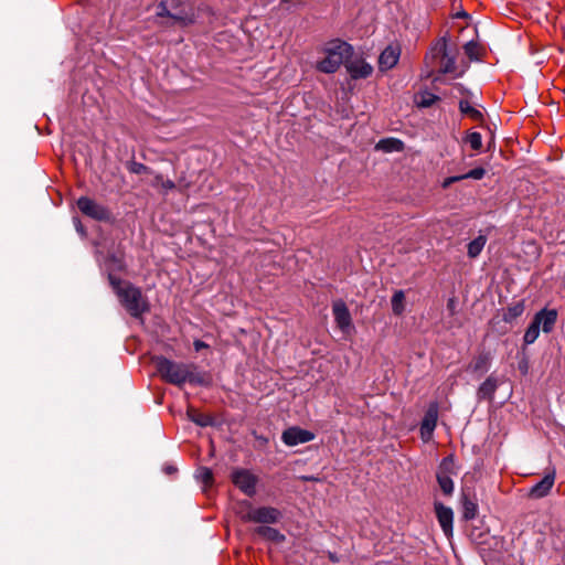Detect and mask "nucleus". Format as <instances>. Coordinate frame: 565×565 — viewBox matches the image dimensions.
<instances>
[{
  "label": "nucleus",
  "mask_w": 565,
  "mask_h": 565,
  "mask_svg": "<svg viewBox=\"0 0 565 565\" xmlns=\"http://www.w3.org/2000/svg\"><path fill=\"white\" fill-rule=\"evenodd\" d=\"M498 388V379L493 375H490L486 379L483 383L479 386L477 391L478 399L492 402L494 397V393Z\"/></svg>",
  "instance_id": "18"
},
{
  "label": "nucleus",
  "mask_w": 565,
  "mask_h": 565,
  "mask_svg": "<svg viewBox=\"0 0 565 565\" xmlns=\"http://www.w3.org/2000/svg\"><path fill=\"white\" fill-rule=\"evenodd\" d=\"M164 182V179H163V175L162 174H159L157 173L153 178V181H152V186L154 188H160L161 184Z\"/></svg>",
  "instance_id": "39"
},
{
  "label": "nucleus",
  "mask_w": 565,
  "mask_h": 565,
  "mask_svg": "<svg viewBox=\"0 0 565 565\" xmlns=\"http://www.w3.org/2000/svg\"><path fill=\"white\" fill-rule=\"evenodd\" d=\"M401 56V47L396 44L386 46L379 56V68L381 71H388L393 68Z\"/></svg>",
  "instance_id": "14"
},
{
  "label": "nucleus",
  "mask_w": 565,
  "mask_h": 565,
  "mask_svg": "<svg viewBox=\"0 0 565 565\" xmlns=\"http://www.w3.org/2000/svg\"><path fill=\"white\" fill-rule=\"evenodd\" d=\"M486 174V170L481 167L475 168L470 170L469 172L461 174L463 179H473V180H481Z\"/></svg>",
  "instance_id": "35"
},
{
  "label": "nucleus",
  "mask_w": 565,
  "mask_h": 565,
  "mask_svg": "<svg viewBox=\"0 0 565 565\" xmlns=\"http://www.w3.org/2000/svg\"><path fill=\"white\" fill-rule=\"evenodd\" d=\"M77 207L84 215L93 220L99 222H110L113 220L110 211L90 198H79L77 200Z\"/></svg>",
  "instance_id": "5"
},
{
  "label": "nucleus",
  "mask_w": 565,
  "mask_h": 565,
  "mask_svg": "<svg viewBox=\"0 0 565 565\" xmlns=\"http://www.w3.org/2000/svg\"><path fill=\"white\" fill-rule=\"evenodd\" d=\"M324 57L317 63V70L321 73L332 74L353 55V46L342 40L330 41L324 50Z\"/></svg>",
  "instance_id": "3"
},
{
  "label": "nucleus",
  "mask_w": 565,
  "mask_h": 565,
  "mask_svg": "<svg viewBox=\"0 0 565 565\" xmlns=\"http://www.w3.org/2000/svg\"><path fill=\"white\" fill-rule=\"evenodd\" d=\"M157 17L159 18H170L173 20L174 23L181 25V26H188L195 22V14L193 10H179L175 12H171L168 9V4L166 1H160L157 6Z\"/></svg>",
  "instance_id": "8"
},
{
  "label": "nucleus",
  "mask_w": 565,
  "mask_h": 565,
  "mask_svg": "<svg viewBox=\"0 0 565 565\" xmlns=\"http://www.w3.org/2000/svg\"><path fill=\"white\" fill-rule=\"evenodd\" d=\"M455 307H456V301H455V299H454V298H450V299L448 300V302H447V308H448L451 312H454Z\"/></svg>",
  "instance_id": "43"
},
{
  "label": "nucleus",
  "mask_w": 565,
  "mask_h": 565,
  "mask_svg": "<svg viewBox=\"0 0 565 565\" xmlns=\"http://www.w3.org/2000/svg\"><path fill=\"white\" fill-rule=\"evenodd\" d=\"M315 434L302 429L300 427L294 426L286 429L281 435V440L287 446H296L299 444H305L313 440Z\"/></svg>",
  "instance_id": "11"
},
{
  "label": "nucleus",
  "mask_w": 565,
  "mask_h": 565,
  "mask_svg": "<svg viewBox=\"0 0 565 565\" xmlns=\"http://www.w3.org/2000/svg\"><path fill=\"white\" fill-rule=\"evenodd\" d=\"M524 309L525 306L523 300L512 303L505 309L503 313V320L509 323L512 322L524 312Z\"/></svg>",
  "instance_id": "22"
},
{
  "label": "nucleus",
  "mask_w": 565,
  "mask_h": 565,
  "mask_svg": "<svg viewBox=\"0 0 565 565\" xmlns=\"http://www.w3.org/2000/svg\"><path fill=\"white\" fill-rule=\"evenodd\" d=\"M129 171L135 174H141V173H151V170L149 167H147L143 163L132 161L129 167Z\"/></svg>",
  "instance_id": "34"
},
{
  "label": "nucleus",
  "mask_w": 565,
  "mask_h": 565,
  "mask_svg": "<svg viewBox=\"0 0 565 565\" xmlns=\"http://www.w3.org/2000/svg\"><path fill=\"white\" fill-rule=\"evenodd\" d=\"M459 110L463 114L472 118L473 120L482 119V114L480 110L472 107L468 100L461 99L459 102Z\"/></svg>",
  "instance_id": "28"
},
{
  "label": "nucleus",
  "mask_w": 565,
  "mask_h": 565,
  "mask_svg": "<svg viewBox=\"0 0 565 565\" xmlns=\"http://www.w3.org/2000/svg\"><path fill=\"white\" fill-rule=\"evenodd\" d=\"M539 334H540V326L533 319L532 322L530 323V326L527 327V329L525 330V333L523 337L524 343L525 344L534 343L535 340L537 339Z\"/></svg>",
  "instance_id": "29"
},
{
  "label": "nucleus",
  "mask_w": 565,
  "mask_h": 565,
  "mask_svg": "<svg viewBox=\"0 0 565 565\" xmlns=\"http://www.w3.org/2000/svg\"><path fill=\"white\" fill-rule=\"evenodd\" d=\"M405 295L402 290L395 291L392 297V310L394 315L401 316L405 310Z\"/></svg>",
  "instance_id": "27"
},
{
  "label": "nucleus",
  "mask_w": 565,
  "mask_h": 565,
  "mask_svg": "<svg viewBox=\"0 0 565 565\" xmlns=\"http://www.w3.org/2000/svg\"><path fill=\"white\" fill-rule=\"evenodd\" d=\"M487 243V237L484 235H479L478 237H476L473 241H471L469 244H468V256L470 258H476L480 255V253L482 252L484 245Z\"/></svg>",
  "instance_id": "24"
},
{
  "label": "nucleus",
  "mask_w": 565,
  "mask_h": 565,
  "mask_svg": "<svg viewBox=\"0 0 565 565\" xmlns=\"http://www.w3.org/2000/svg\"><path fill=\"white\" fill-rule=\"evenodd\" d=\"M152 362L161 379L170 384L182 386L184 383L205 385L204 374L198 371L194 363H183L169 360L162 355L153 356Z\"/></svg>",
  "instance_id": "1"
},
{
  "label": "nucleus",
  "mask_w": 565,
  "mask_h": 565,
  "mask_svg": "<svg viewBox=\"0 0 565 565\" xmlns=\"http://www.w3.org/2000/svg\"><path fill=\"white\" fill-rule=\"evenodd\" d=\"M463 50H465L466 55L470 60L478 58L479 46H478V43H476L475 41H469L468 43H466L463 46Z\"/></svg>",
  "instance_id": "33"
},
{
  "label": "nucleus",
  "mask_w": 565,
  "mask_h": 565,
  "mask_svg": "<svg viewBox=\"0 0 565 565\" xmlns=\"http://www.w3.org/2000/svg\"><path fill=\"white\" fill-rule=\"evenodd\" d=\"M109 282L114 288L116 295L118 296V291H121L124 289L125 282H122L119 278L113 275H109Z\"/></svg>",
  "instance_id": "36"
},
{
  "label": "nucleus",
  "mask_w": 565,
  "mask_h": 565,
  "mask_svg": "<svg viewBox=\"0 0 565 565\" xmlns=\"http://www.w3.org/2000/svg\"><path fill=\"white\" fill-rule=\"evenodd\" d=\"M281 518V512L273 507H262L256 509H249L245 514L242 515V520L245 522L255 523H277Z\"/></svg>",
  "instance_id": "6"
},
{
  "label": "nucleus",
  "mask_w": 565,
  "mask_h": 565,
  "mask_svg": "<svg viewBox=\"0 0 565 565\" xmlns=\"http://www.w3.org/2000/svg\"><path fill=\"white\" fill-rule=\"evenodd\" d=\"M463 180V177L461 175H454V177H449V178H446L443 182V188L444 189H447L449 188L452 183L455 182H458V181H461Z\"/></svg>",
  "instance_id": "37"
},
{
  "label": "nucleus",
  "mask_w": 565,
  "mask_h": 565,
  "mask_svg": "<svg viewBox=\"0 0 565 565\" xmlns=\"http://www.w3.org/2000/svg\"><path fill=\"white\" fill-rule=\"evenodd\" d=\"M437 100H439V97L433 93L429 92H422L418 93L415 96V103L420 108H427L434 105Z\"/></svg>",
  "instance_id": "25"
},
{
  "label": "nucleus",
  "mask_w": 565,
  "mask_h": 565,
  "mask_svg": "<svg viewBox=\"0 0 565 565\" xmlns=\"http://www.w3.org/2000/svg\"><path fill=\"white\" fill-rule=\"evenodd\" d=\"M376 149L385 152L402 151L404 149V142L396 138H386L377 142Z\"/></svg>",
  "instance_id": "21"
},
{
  "label": "nucleus",
  "mask_w": 565,
  "mask_h": 565,
  "mask_svg": "<svg viewBox=\"0 0 565 565\" xmlns=\"http://www.w3.org/2000/svg\"><path fill=\"white\" fill-rule=\"evenodd\" d=\"M255 533L266 541L280 544L286 540V536L277 529L270 526H258Z\"/></svg>",
  "instance_id": "20"
},
{
  "label": "nucleus",
  "mask_w": 565,
  "mask_h": 565,
  "mask_svg": "<svg viewBox=\"0 0 565 565\" xmlns=\"http://www.w3.org/2000/svg\"><path fill=\"white\" fill-rule=\"evenodd\" d=\"M456 58L457 53L448 50L447 39L445 36L438 39L425 56V64L430 68L427 76H431L436 67L441 74L454 73L457 68Z\"/></svg>",
  "instance_id": "2"
},
{
  "label": "nucleus",
  "mask_w": 565,
  "mask_h": 565,
  "mask_svg": "<svg viewBox=\"0 0 565 565\" xmlns=\"http://www.w3.org/2000/svg\"><path fill=\"white\" fill-rule=\"evenodd\" d=\"M345 68L352 79L367 78L373 73L372 65L363 58H349L345 63Z\"/></svg>",
  "instance_id": "12"
},
{
  "label": "nucleus",
  "mask_w": 565,
  "mask_h": 565,
  "mask_svg": "<svg viewBox=\"0 0 565 565\" xmlns=\"http://www.w3.org/2000/svg\"><path fill=\"white\" fill-rule=\"evenodd\" d=\"M118 297L121 305L132 317H140L149 309L141 289L129 282H125L124 289L118 291Z\"/></svg>",
  "instance_id": "4"
},
{
  "label": "nucleus",
  "mask_w": 565,
  "mask_h": 565,
  "mask_svg": "<svg viewBox=\"0 0 565 565\" xmlns=\"http://www.w3.org/2000/svg\"><path fill=\"white\" fill-rule=\"evenodd\" d=\"M437 482L445 495H451L454 492V482L451 477L444 475H436Z\"/></svg>",
  "instance_id": "30"
},
{
  "label": "nucleus",
  "mask_w": 565,
  "mask_h": 565,
  "mask_svg": "<svg viewBox=\"0 0 565 565\" xmlns=\"http://www.w3.org/2000/svg\"><path fill=\"white\" fill-rule=\"evenodd\" d=\"M465 141L467 143H469V146L471 147V149L478 151L481 149L482 147V137L479 132H469L466 138H465Z\"/></svg>",
  "instance_id": "31"
},
{
  "label": "nucleus",
  "mask_w": 565,
  "mask_h": 565,
  "mask_svg": "<svg viewBox=\"0 0 565 565\" xmlns=\"http://www.w3.org/2000/svg\"><path fill=\"white\" fill-rule=\"evenodd\" d=\"M186 0H171V8L173 10H177L178 8H180Z\"/></svg>",
  "instance_id": "42"
},
{
  "label": "nucleus",
  "mask_w": 565,
  "mask_h": 565,
  "mask_svg": "<svg viewBox=\"0 0 565 565\" xmlns=\"http://www.w3.org/2000/svg\"><path fill=\"white\" fill-rule=\"evenodd\" d=\"M555 482V471L546 473L545 477L535 483L529 492V495L533 499H541L546 497Z\"/></svg>",
  "instance_id": "15"
},
{
  "label": "nucleus",
  "mask_w": 565,
  "mask_h": 565,
  "mask_svg": "<svg viewBox=\"0 0 565 565\" xmlns=\"http://www.w3.org/2000/svg\"><path fill=\"white\" fill-rule=\"evenodd\" d=\"M491 363V355L489 352H481L468 365V370L473 373L488 372Z\"/></svg>",
  "instance_id": "19"
},
{
  "label": "nucleus",
  "mask_w": 565,
  "mask_h": 565,
  "mask_svg": "<svg viewBox=\"0 0 565 565\" xmlns=\"http://www.w3.org/2000/svg\"><path fill=\"white\" fill-rule=\"evenodd\" d=\"M186 414L189 418L199 426L206 427L213 424V419L210 415L202 414L193 407H189Z\"/></svg>",
  "instance_id": "23"
},
{
  "label": "nucleus",
  "mask_w": 565,
  "mask_h": 565,
  "mask_svg": "<svg viewBox=\"0 0 565 565\" xmlns=\"http://www.w3.org/2000/svg\"><path fill=\"white\" fill-rule=\"evenodd\" d=\"M329 558H330L332 562H337V561H338V558H337L333 554H330V555H329Z\"/></svg>",
  "instance_id": "44"
},
{
  "label": "nucleus",
  "mask_w": 565,
  "mask_h": 565,
  "mask_svg": "<svg viewBox=\"0 0 565 565\" xmlns=\"http://www.w3.org/2000/svg\"><path fill=\"white\" fill-rule=\"evenodd\" d=\"M232 482L243 493L248 497H253L256 493V484L258 479L247 469H236L232 473Z\"/></svg>",
  "instance_id": "7"
},
{
  "label": "nucleus",
  "mask_w": 565,
  "mask_h": 565,
  "mask_svg": "<svg viewBox=\"0 0 565 565\" xmlns=\"http://www.w3.org/2000/svg\"><path fill=\"white\" fill-rule=\"evenodd\" d=\"M437 475H444L451 477L452 475H457L455 468V460L452 456H448L444 458L438 467Z\"/></svg>",
  "instance_id": "26"
},
{
  "label": "nucleus",
  "mask_w": 565,
  "mask_h": 565,
  "mask_svg": "<svg viewBox=\"0 0 565 565\" xmlns=\"http://www.w3.org/2000/svg\"><path fill=\"white\" fill-rule=\"evenodd\" d=\"M198 478L204 483L206 487H210L213 482V473L210 468L201 467L198 470Z\"/></svg>",
  "instance_id": "32"
},
{
  "label": "nucleus",
  "mask_w": 565,
  "mask_h": 565,
  "mask_svg": "<svg viewBox=\"0 0 565 565\" xmlns=\"http://www.w3.org/2000/svg\"><path fill=\"white\" fill-rule=\"evenodd\" d=\"M160 188L161 192L167 194L169 191L175 189V183L172 180H164Z\"/></svg>",
  "instance_id": "38"
},
{
  "label": "nucleus",
  "mask_w": 565,
  "mask_h": 565,
  "mask_svg": "<svg viewBox=\"0 0 565 565\" xmlns=\"http://www.w3.org/2000/svg\"><path fill=\"white\" fill-rule=\"evenodd\" d=\"M460 503L462 508V519L465 521L473 520L478 515V503L475 495L462 491Z\"/></svg>",
  "instance_id": "17"
},
{
  "label": "nucleus",
  "mask_w": 565,
  "mask_h": 565,
  "mask_svg": "<svg viewBox=\"0 0 565 565\" xmlns=\"http://www.w3.org/2000/svg\"><path fill=\"white\" fill-rule=\"evenodd\" d=\"M163 470H164V472H166L167 475H170V476H171V475H174V473L178 471L177 467H174V466H172V465H167V466H164Z\"/></svg>",
  "instance_id": "41"
},
{
  "label": "nucleus",
  "mask_w": 565,
  "mask_h": 565,
  "mask_svg": "<svg viewBox=\"0 0 565 565\" xmlns=\"http://www.w3.org/2000/svg\"><path fill=\"white\" fill-rule=\"evenodd\" d=\"M334 321L342 332H348L352 327L351 313L342 300H338L332 306Z\"/></svg>",
  "instance_id": "13"
},
{
  "label": "nucleus",
  "mask_w": 565,
  "mask_h": 565,
  "mask_svg": "<svg viewBox=\"0 0 565 565\" xmlns=\"http://www.w3.org/2000/svg\"><path fill=\"white\" fill-rule=\"evenodd\" d=\"M459 17H467L466 12L459 13Z\"/></svg>",
  "instance_id": "45"
},
{
  "label": "nucleus",
  "mask_w": 565,
  "mask_h": 565,
  "mask_svg": "<svg viewBox=\"0 0 565 565\" xmlns=\"http://www.w3.org/2000/svg\"><path fill=\"white\" fill-rule=\"evenodd\" d=\"M533 319L540 327H542L543 332L548 333L553 330L556 323L557 312L554 309H542L535 313Z\"/></svg>",
  "instance_id": "16"
},
{
  "label": "nucleus",
  "mask_w": 565,
  "mask_h": 565,
  "mask_svg": "<svg viewBox=\"0 0 565 565\" xmlns=\"http://www.w3.org/2000/svg\"><path fill=\"white\" fill-rule=\"evenodd\" d=\"M435 513L444 534L450 539L454 534V512L451 508L440 502H435Z\"/></svg>",
  "instance_id": "9"
},
{
  "label": "nucleus",
  "mask_w": 565,
  "mask_h": 565,
  "mask_svg": "<svg viewBox=\"0 0 565 565\" xmlns=\"http://www.w3.org/2000/svg\"><path fill=\"white\" fill-rule=\"evenodd\" d=\"M438 419L437 404L429 405L420 424V437L424 441H429L433 437L434 430Z\"/></svg>",
  "instance_id": "10"
},
{
  "label": "nucleus",
  "mask_w": 565,
  "mask_h": 565,
  "mask_svg": "<svg viewBox=\"0 0 565 565\" xmlns=\"http://www.w3.org/2000/svg\"><path fill=\"white\" fill-rule=\"evenodd\" d=\"M193 347H194V350H195L196 352H199V351H201V350H203V349H207V348H209V344H207V343H205V342H203V341H201V340H195V341L193 342Z\"/></svg>",
  "instance_id": "40"
}]
</instances>
